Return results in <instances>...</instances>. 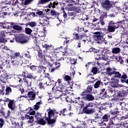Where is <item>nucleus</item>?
<instances>
[{"label": "nucleus", "mask_w": 128, "mask_h": 128, "mask_svg": "<svg viewBox=\"0 0 128 128\" xmlns=\"http://www.w3.org/2000/svg\"><path fill=\"white\" fill-rule=\"evenodd\" d=\"M48 112V117L45 114V118L47 121L48 124H54L56 121V117L54 116V111L52 109L47 110Z\"/></svg>", "instance_id": "obj_1"}, {"label": "nucleus", "mask_w": 128, "mask_h": 128, "mask_svg": "<svg viewBox=\"0 0 128 128\" xmlns=\"http://www.w3.org/2000/svg\"><path fill=\"white\" fill-rule=\"evenodd\" d=\"M94 106H96V104L90 102L83 108V112L86 114H94V112H96V110H94V108H93Z\"/></svg>", "instance_id": "obj_2"}, {"label": "nucleus", "mask_w": 128, "mask_h": 128, "mask_svg": "<svg viewBox=\"0 0 128 128\" xmlns=\"http://www.w3.org/2000/svg\"><path fill=\"white\" fill-rule=\"evenodd\" d=\"M102 6L106 10H110V9L112 6V3L110 0H104L101 3Z\"/></svg>", "instance_id": "obj_3"}, {"label": "nucleus", "mask_w": 128, "mask_h": 128, "mask_svg": "<svg viewBox=\"0 0 128 128\" xmlns=\"http://www.w3.org/2000/svg\"><path fill=\"white\" fill-rule=\"evenodd\" d=\"M28 98L30 100H36V92L34 91H30L28 92L27 96H20V98Z\"/></svg>", "instance_id": "obj_4"}, {"label": "nucleus", "mask_w": 128, "mask_h": 128, "mask_svg": "<svg viewBox=\"0 0 128 128\" xmlns=\"http://www.w3.org/2000/svg\"><path fill=\"white\" fill-rule=\"evenodd\" d=\"M82 100H88V102H92L94 100V97L92 94H87L86 96L81 98Z\"/></svg>", "instance_id": "obj_5"}, {"label": "nucleus", "mask_w": 128, "mask_h": 128, "mask_svg": "<svg viewBox=\"0 0 128 128\" xmlns=\"http://www.w3.org/2000/svg\"><path fill=\"white\" fill-rule=\"evenodd\" d=\"M26 118L27 124H30L31 126H34V116H30L27 114V117H26Z\"/></svg>", "instance_id": "obj_6"}, {"label": "nucleus", "mask_w": 128, "mask_h": 128, "mask_svg": "<svg viewBox=\"0 0 128 128\" xmlns=\"http://www.w3.org/2000/svg\"><path fill=\"white\" fill-rule=\"evenodd\" d=\"M110 116L108 114H105L102 117L101 122H99L100 126H104V122H108L110 120Z\"/></svg>", "instance_id": "obj_7"}, {"label": "nucleus", "mask_w": 128, "mask_h": 128, "mask_svg": "<svg viewBox=\"0 0 128 128\" xmlns=\"http://www.w3.org/2000/svg\"><path fill=\"white\" fill-rule=\"evenodd\" d=\"M106 70V74H107V76H112V74H114L116 70V68H110V67L107 68Z\"/></svg>", "instance_id": "obj_8"}, {"label": "nucleus", "mask_w": 128, "mask_h": 128, "mask_svg": "<svg viewBox=\"0 0 128 128\" xmlns=\"http://www.w3.org/2000/svg\"><path fill=\"white\" fill-rule=\"evenodd\" d=\"M94 34V38L96 42H100V40H102L104 38V36L100 32H96Z\"/></svg>", "instance_id": "obj_9"}, {"label": "nucleus", "mask_w": 128, "mask_h": 128, "mask_svg": "<svg viewBox=\"0 0 128 128\" xmlns=\"http://www.w3.org/2000/svg\"><path fill=\"white\" fill-rule=\"evenodd\" d=\"M120 28V25L118 24H115L114 25L109 26L108 27V30L110 32H114L116 28Z\"/></svg>", "instance_id": "obj_10"}, {"label": "nucleus", "mask_w": 128, "mask_h": 128, "mask_svg": "<svg viewBox=\"0 0 128 128\" xmlns=\"http://www.w3.org/2000/svg\"><path fill=\"white\" fill-rule=\"evenodd\" d=\"M12 124L13 127H10V128H22V123H20V126L18 122L13 120L12 122Z\"/></svg>", "instance_id": "obj_11"}, {"label": "nucleus", "mask_w": 128, "mask_h": 128, "mask_svg": "<svg viewBox=\"0 0 128 128\" xmlns=\"http://www.w3.org/2000/svg\"><path fill=\"white\" fill-rule=\"evenodd\" d=\"M14 100H10L8 104V108L12 110H14L16 108V104H14Z\"/></svg>", "instance_id": "obj_12"}, {"label": "nucleus", "mask_w": 128, "mask_h": 128, "mask_svg": "<svg viewBox=\"0 0 128 128\" xmlns=\"http://www.w3.org/2000/svg\"><path fill=\"white\" fill-rule=\"evenodd\" d=\"M120 78L121 82L122 84L126 82L127 84H128V78L126 74H124L123 75L121 76Z\"/></svg>", "instance_id": "obj_13"}, {"label": "nucleus", "mask_w": 128, "mask_h": 128, "mask_svg": "<svg viewBox=\"0 0 128 128\" xmlns=\"http://www.w3.org/2000/svg\"><path fill=\"white\" fill-rule=\"evenodd\" d=\"M114 76L112 78L111 80H116V78H120L122 76V74L118 72L115 71L114 73Z\"/></svg>", "instance_id": "obj_14"}, {"label": "nucleus", "mask_w": 128, "mask_h": 128, "mask_svg": "<svg viewBox=\"0 0 128 128\" xmlns=\"http://www.w3.org/2000/svg\"><path fill=\"white\" fill-rule=\"evenodd\" d=\"M10 58L11 60V64L12 65L14 66H18V64H20V60H18V59L14 58L12 59V57H10Z\"/></svg>", "instance_id": "obj_15"}, {"label": "nucleus", "mask_w": 128, "mask_h": 128, "mask_svg": "<svg viewBox=\"0 0 128 128\" xmlns=\"http://www.w3.org/2000/svg\"><path fill=\"white\" fill-rule=\"evenodd\" d=\"M46 67H44L42 66H38V68L36 69V71L38 74H40L42 72H46Z\"/></svg>", "instance_id": "obj_16"}, {"label": "nucleus", "mask_w": 128, "mask_h": 128, "mask_svg": "<svg viewBox=\"0 0 128 128\" xmlns=\"http://www.w3.org/2000/svg\"><path fill=\"white\" fill-rule=\"evenodd\" d=\"M40 24L43 26H48L50 24V20L48 19H44L40 22Z\"/></svg>", "instance_id": "obj_17"}, {"label": "nucleus", "mask_w": 128, "mask_h": 128, "mask_svg": "<svg viewBox=\"0 0 128 128\" xmlns=\"http://www.w3.org/2000/svg\"><path fill=\"white\" fill-rule=\"evenodd\" d=\"M42 104V100L37 102L36 104L34 106V107L33 108L34 110H38L40 108V105Z\"/></svg>", "instance_id": "obj_18"}, {"label": "nucleus", "mask_w": 128, "mask_h": 128, "mask_svg": "<svg viewBox=\"0 0 128 128\" xmlns=\"http://www.w3.org/2000/svg\"><path fill=\"white\" fill-rule=\"evenodd\" d=\"M26 78L30 80H36L37 76H34V74L32 73H28Z\"/></svg>", "instance_id": "obj_19"}, {"label": "nucleus", "mask_w": 128, "mask_h": 128, "mask_svg": "<svg viewBox=\"0 0 128 128\" xmlns=\"http://www.w3.org/2000/svg\"><path fill=\"white\" fill-rule=\"evenodd\" d=\"M58 2H54L52 3L50 2V4L48 5V7L49 8H56V6H58Z\"/></svg>", "instance_id": "obj_20"}, {"label": "nucleus", "mask_w": 128, "mask_h": 128, "mask_svg": "<svg viewBox=\"0 0 128 128\" xmlns=\"http://www.w3.org/2000/svg\"><path fill=\"white\" fill-rule=\"evenodd\" d=\"M30 110L28 112L30 116H34V114H36V111H34V109L32 108V107H28V108L26 109V110Z\"/></svg>", "instance_id": "obj_21"}, {"label": "nucleus", "mask_w": 128, "mask_h": 128, "mask_svg": "<svg viewBox=\"0 0 128 128\" xmlns=\"http://www.w3.org/2000/svg\"><path fill=\"white\" fill-rule=\"evenodd\" d=\"M102 98H106L108 96V95L106 94V89H102V92H100Z\"/></svg>", "instance_id": "obj_22"}, {"label": "nucleus", "mask_w": 128, "mask_h": 128, "mask_svg": "<svg viewBox=\"0 0 128 128\" xmlns=\"http://www.w3.org/2000/svg\"><path fill=\"white\" fill-rule=\"evenodd\" d=\"M108 94H110V96H114V92H116L114 91V88H109L108 89Z\"/></svg>", "instance_id": "obj_23"}, {"label": "nucleus", "mask_w": 128, "mask_h": 128, "mask_svg": "<svg viewBox=\"0 0 128 128\" xmlns=\"http://www.w3.org/2000/svg\"><path fill=\"white\" fill-rule=\"evenodd\" d=\"M42 114H40V112H36L35 114L36 119L37 120H40L42 118Z\"/></svg>", "instance_id": "obj_24"}, {"label": "nucleus", "mask_w": 128, "mask_h": 128, "mask_svg": "<svg viewBox=\"0 0 128 128\" xmlns=\"http://www.w3.org/2000/svg\"><path fill=\"white\" fill-rule=\"evenodd\" d=\"M44 84H46V86H54H54H56V82H55L53 80H49L48 82H46Z\"/></svg>", "instance_id": "obj_25"}, {"label": "nucleus", "mask_w": 128, "mask_h": 128, "mask_svg": "<svg viewBox=\"0 0 128 128\" xmlns=\"http://www.w3.org/2000/svg\"><path fill=\"white\" fill-rule=\"evenodd\" d=\"M118 114H120V112L117 108H115L114 110H111V114H112V116H116Z\"/></svg>", "instance_id": "obj_26"}, {"label": "nucleus", "mask_w": 128, "mask_h": 128, "mask_svg": "<svg viewBox=\"0 0 128 128\" xmlns=\"http://www.w3.org/2000/svg\"><path fill=\"white\" fill-rule=\"evenodd\" d=\"M112 54H120V48H115L112 50Z\"/></svg>", "instance_id": "obj_27"}, {"label": "nucleus", "mask_w": 128, "mask_h": 128, "mask_svg": "<svg viewBox=\"0 0 128 128\" xmlns=\"http://www.w3.org/2000/svg\"><path fill=\"white\" fill-rule=\"evenodd\" d=\"M0 114H2V116H4V117L6 120L7 118H8V116H4V108L3 107L0 108Z\"/></svg>", "instance_id": "obj_28"}, {"label": "nucleus", "mask_w": 128, "mask_h": 128, "mask_svg": "<svg viewBox=\"0 0 128 128\" xmlns=\"http://www.w3.org/2000/svg\"><path fill=\"white\" fill-rule=\"evenodd\" d=\"M23 80L24 84H26L28 86H32V81H28V80H26V78H24Z\"/></svg>", "instance_id": "obj_29"}, {"label": "nucleus", "mask_w": 128, "mask_h": 128, "mask_svg": "<svg viewBox=\"0 0 128 128\" xmlns=\"http://www.w3.org/2000/svg\"><path fill=\"white\" fill-rule=\"evenodd\" d=\"M114 95L117 96L122 97L124 96V94L122 93V91H116L114 92Z\"/></svg>", "instance_id": "obj_30"}, {"label": "nucleus", "mask_w": 128, "mask_h": 128, "mask_svg": "<svg viewBox=\"0 0 128 128\" xmlns=\"http://www.w3.org/2000/svg\"><path fill=\"white\" fill-rule=\"evenodd\" d=\"M50 0H39L38 4H46V2H48Z\"/></svg>", "instance_id": "obj_31"}, {"label": "nucleus", "mask_w": 128, "mask_h": 128, "mask_svg": "<svg viewBox=\"0 0 128 128\" xmlns=\"http://www.w3.org/2000/svg\"><path fill=\"white\" fill-rule=\"evenodd\" d=\"M12 28L14 30H22V28L18 25H14Z\"/></svg>", "instance_id": "obj_32"}, {"label": "nucleus", "mask_w": 128, "mask_h": 128, "mask_svg": "<svg viewBox=\"0 0 128 128\" xmlns=\"http://www.w3.org/2000/svg\"><path fill=\"white\" fill-rule=\"evenodd\" d=\"M10 58H12V59L17 58L18 60L20 58V52H16L14 56H10Z\"/></svg>", "instance_id": "obj_33"}, {"label": "nucleus", "mask_w": 128, "mask_h": 128, "mask_svg": "<svg viewBox=\"0 0 128 128\" xmlns=\"http://www.w3.org/2000/svg\"><path fill=\"white\" fill-rule=\"evenodd\" d=\"M85 90H86L87 94H91L92 92V86H88Z\"/></svg>", "instance_id": "obj_34"}, {"label": "nucleus", "mask_w": 128, "mask_h": 128, "mask_svg": "<svg viewBox=\"0 0 128 128\" xmlns=\"http://www.w3.org/2000/svg\"><path fill=\"white\" fill-rule=\"evenodd\" d=\"M38 124H42V126H44L46 122V121L44 120V118H42L40 120H38Z\"/></svg>", "instance_id": "obj_35"}, {"label": "nucleus", "mask_w": 128, "mask_h": 128, "mask_svg": "<svg viewBox=\"0 0 128 128\" xmlns=\"http://www.w3.org/2000/svg\"><path fill=\"white\" fill-rule=\"evenodd\" d=\"M38 58L39 60H41L44 56V55L42 54V52H38Z\"/></svg>", "instance_id": "obj_36"}, {"label": "nucleus", "mask_w": 128, "mask_h": 128, "mask_svg": "<svg viewBox=\"0 0 128 128\" xmlns=\"http://www.w3.org/2000/svg\"><path fill=\"white\" fill-rule=\"evenodd\" d=\"M114 118H112L108 122V124L109 126H116L114 122Z\"/></svg>", "instance_id": "obj_37"}, {"label": "nucleus", "mask_w": 128, "mask_h": 128, "mask_svg": "<svg viewBox=\"0 0 128 128\" xmlns=\"http://www.w3.org/2000/svg\"><path fill=\"white\" fill-rule=\"evenodd\" d=\"M32 2H34V0H25L24 2V5L28 6V4H32Z\"/></svg>", "instance_id": "obj_38"}, {"label": "nucleus", "mask_w": 128, "mask_h": 128, "mask_svg": "<svg viewBox=\"0 0 128 128\" xmlns=\"http://www.w3.org/2000/svg\"><path fill=\"white\" fill-rule=\"evenodd\" d=\"M25 32H26V34H32V30L28 28H25Z\"/></svg>", "instance_id": "obj_39"}, {"label": "nucleus", "mask_w": 128, "mask_h": 128, "mask_svg": "<svg viewBox=\"0 0 128 128\" xmlns=\"http://www.w3.org/2000/svg\"><path fill=\"white\" fill-rule=\"evenodd\" d=\"M50 14L51 16H56L58 14V12H56L54 10H52L50 11Z\"/></svg>", "instance_id": "obj_40"}, {"label": "nucleus", "mask_w": 128, "mask_h": 128, "mask_svg": "<svg viewBox=\"0 0 128 128\" xmlns=\"http://www.w3.org/2000/svg\"><path fill=\"white\" fill-rule=\"evenodd\" d=\"M63 76L64 78V80H66V82H69L68 81L70 80V76H66V74H64Z\"/></svg>", "instance_id": "obj_41"}, {"label": "nucleus", "mask_w": 128, "mask_h": 128, "mask_svg": "<svg viewBox=\"0 0 128 128\" xmlns=\"http://www.w3.org/2000/svg\"><path fill=\"white\" fill-rule=\"evenodd\" d=\"M29 26H31V28H34V26H36V22H29Z\"/></svg>", "instance_id": "obj_42"}, {"label": "nucleus", "mask_w": 128, "mask_h": 128, "mask_svg": "<svg viewBox=\"0 0 128 128\" xmlns=\"http://www.w3.org/2000/svg\"><path fill=\"white\" fill-rule=\"evenodd\" d=\"M100 80H98L97 81L94 85V88H98L100 87Z\"/></svg>", "instance_id": "obj_43"}, {"label": "nucleus", "mask_w": 128, "mask_h": 128, "mask_svg": "<svg viewBox=\"0 0 128 128\" xmlns=\"http://www.w3.org/2000/svg\"><path fill=\"white\" fill-rule=\"evenodd\" d=\"M92 72L94 74H98V68L96 67L92 68Z\"/></svg>", "instance_id": "obj_44"}, {"label": "nucleus", "mask_w": 128, "mask_h": 128, "mask_svg": "<svg viewBox=\"0 0 128 128\" xmlns=\"http://www.w3.org/2000/svg\"><path fill=\"white\" fill-rule=\"evenodd\" d=\"M44 64H46L48 62V60H46V57L44 56L41 60H40Z\"/></svg>", "instance_id": "obj_45"}, {"label": "nucleus", "mask_w": 128, "mask_h": 128, "mask_svg": "<svg viewBox=\"0 0 128 128\" xmlns=\"http://www.w3.org/2000/svg\"><path fill=\"white\" fill-rule=\"evenodd\" d=\"M4 124V120L2 118H0V128H2Z\"/></svg>", "instance_id": "obj_46"}, {"label": "nucleus", "mask_w": 128, "mask_h": 128, "mask_svg": "<svg viewBox=\"0 0 128 128\" xmlns=\"http://www.w3.org/2000/svg\"><path fill=\"white\" fill-rule=\"evenodd\" d=\"M6 92V94H9L10 92H12V88L10 87H7Z\"/></svg>", "instance_id": "obj_47"}, {"label": "nucleus", "mask_w": 128, "mask_h": 128, "mask_svg": "<svg viewBox=\"0 0 128 128\" xmlns=\"http://www.w3.org/2000/svg\"><path fill=\"white\" fill-rule=\"evenodd\" d=\"M75 30H76V32H82V30H84V28H80V27H76L75 28Z\"/></svg>", "instance_id": "obj_48"}, {"label": "nucleus", "mask_w": 128, "mask_h": 128, "mask_svg": "<svg viewBox=\"0 0 128 128\" xmlns=\"http://www.w3.org/2000/svg\"><path fill=\"white\" fill-rule=\"evenodd\" d=\"M94 116L96 120H100L102 118V116L98 113H95Z\"/></svg>", "instance_id": "obj_49"}, {"label": "nucleus", "mask_w": 128, "mask_h": 128, "mask_svg": "<svg viewBox=\"0 0 128 128\" xmlns=\"http://www.w3.org/2000/svg\"><path fill=\"white\" fill-rule=\"evenodd\" d=\"M38 86H39V88L40 90H42V88H43V90H44V84L42 82H40L38 84Z\"/></svg>", "instance_id": "obj_50"}, {"label": "nucleus", "mask_w": 128, "mask_h": 128, "mask_svg": "<svg viewBox=\"0 0 128 128\" xmlns=\"http://www.w3.org/2000/svg\"><path fill=\"white\" fill-rule=\"evenodd\" d=\"M38 68V66L32 65L30 66V70H36V68Z\"/></svg>", "instance_id": "obj_51"}, {"label": "nucleus", "mask_w": 128, "mask_h": 128, "mask_svg": "<svg viewBox=\"0 0 128 128\" xmlns=\"http://www.w3.org/2000/svg\"><path fill=\"white\" fill-rule=\"evenodd\" d=\"M76 13L74 12H68V16H76Z\"/></svg>", "instance_id": "obj_52"}, {"label": "nucleus", "mask_w": 128, "mask_h": 128, "mask_svg": "<svg viewBox=\"0 0 128 128\" xmlns=\"http://www.w3.org/2000/svg\"><path fill=\"white\" fill-rule=\"evenodd\" d=\"M105 18H106V12H104L100 15V20H104Z\"/></svg>", "instance_id": "obj_53"}, {"label": "nucleus", "mask_w": 128, "mask_h": 128, "mask_svg": "<svg viewBox=\"0 0 128 128\" xmlns=\"http://www.w3.org/2000/svg\"><path fill=\"white\" fill-rule=\"evenodd\" d=\"M24 56H25L26 58H32V56L30 55V52L28 51L27 53H24Z\"/></svg>", "instance_id": "obj_54"}, {"label": "nucleus", "mask_w": 128, "mask_h": 128, "mask_svg": "<svg viewBox=\"0 0 128 128\" xmlns=\"http://www.w3.org/2000/svg\"><path fill=\"white\" fill-rule=\"evenodd\" d=\"M59 92H65V94H66V88H60V90H58Z\"/></svg>", "instance_id": "obj_55"}, {"label": "nucleus", "mask_w": 128, "mask_h": 128, "mask_svg": "<svg viewBox=\"0 0 128 128\" xmlns=\"http://www.w3.org/2000/svg\"><path fill=\"white\" fill-rule=\"evenodd\" d=\"M124 96H126L128 94V89L122 90Z\"/></svg>", "instance_id": "obj_56"}, {"label": "nucleus", "mask_w": 128, "mask_h": 128, "mask_svg": "<svg viewBox=\"0 0 128 128\" xmlns=\"http://www.w3.org/2000/svg\"><path fill=\"white\" fill-rule=\"evenodd\" d=\"M66 112V108H64L60 112V113L59 114L60 116H61L62 114H63V116H66L64 112Z\"/></svg>", "instance_id": "obj_57"}, {"label": "nucleus", "mask_w": 128, "mask_h": 128, "mask_svg": "<svg viewBox=\"0 0 128 128\" xmlns=\"http://www.w3.org/2000/svg\"><path fill=\"white\" fill-rule=\"evenodd\" d=\"M7 40L6 39L4 38L3 37H0V42H6Z\"/></svg>", "instance_id": "obj_58"}, {"label": "nucleus", "mask_w": 128, "mask_h": 128, "mask_svg": "<svg viewBox=\"0 0 128 128\" xmlns=\"http://www.w3.org/2000/svg\"><path fill=\"white\" fill-rule=\"evenodd\" d=\"M74 36L75 37V40H80V36H78V34L76 33L73 34Z\"/></svg>", "instance_id": "obj_59"}, {"label": "nucleus", "mask_w": 128, "mask_h": 128, "mask_svg": "<svg viewBox=\"0 0 128 128\" xmlns=\"http://www.w3.org/2000/svg\"><path fill=\"white\" fill-rule=\"evenodd\" d=\"M118 104H119V106H122V108H124V106H126V103H124V102H120L118 103Z\"/></svg>", "instance_id": "obj_60"}, {"label": "nucleus", "mask_w": 128, "mask_h": 128, "mask_svg": "<svg viewBox=\"0 0 128 128\" xmlns=\"http://www.w3.org/2000/svg\"><path fill=\"white\" fill-rule=\"evenodd\" d=\"M86 90H84L83 92H82V93L81 94L80 96H82V98H83V96H86Z\"/></svg>", "instance_id": "obj_61"}, {"label": "nucleus", "mask_w": 128, "mask_h": 128, "mask_svg": "<svg viewBox=\"0 0 128 128\" xmlns=\"http://www.w3.org/2000/svg\"><path fill=\"white\" fill-rule=\"evenodd\" d=\"M70 60L71 62V64H76V60L72 58V59H70Z\"/></svg>", "instance_id": "obj_62"}, {"label": "nucleus", "mask_w": 128, "mask_h": 128, "mask_svg": "<svg viewBox=\"0 0 128 128\" xmlns=\"http://www.w3.org/2000/svg\"><path fill=\"white\" fill-rule=\"evenodd\" d=\"M54 65L57 66H56V69H58L60 66V62H54Z\"/></svg>", "instance_id": "obj_63"}, {"label": "nucleus", "mask_w": 128, "mask_h": 128, "mask_svg": "<svg viewBox=\"0 0 128 128\" xmlns=\"http://www.w3.org/2000/svg\"><path fill=\"white\" fill-rule=\"evenodd\" d=\"M20 44H26L28 42V40L26 39H23L22 40H20Z\"/></svg>", "instance_id": "obj_64"}]
</instances>
